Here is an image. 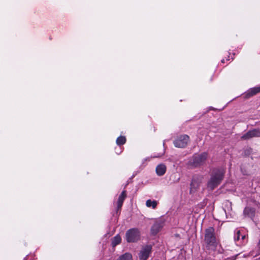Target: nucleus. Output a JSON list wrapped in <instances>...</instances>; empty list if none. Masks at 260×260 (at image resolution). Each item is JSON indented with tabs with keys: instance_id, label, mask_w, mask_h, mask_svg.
<instances>
[{
	"instance_id": "24",
	"label": "nucleus",
	"mask_w": 260,
	"mask_h": 260,
	"mask_svg": "<svg viewBox=\"0 0 260 260\" xmlns=\"http://www.w3.org/2000/svg\"><path fill=\"white\" fill-rule=\"evenodd\" d=\"M159 156H158V157H159ZM156 156H154L153 157H156Z\"/></svg>"
},
{
	"instance_id": "6",
	"label": "nucleus",
	"mask_w": 260,
	"mask_h": 260,
	"mask_svg": "<svg viewBox=\"0 0 260 260\" xmlns=\"http://www.w3.org/2000/svg\"><path fill=\"white\" fill-rule=\"evenodd\" d=\"M152 247L150 245L144 246L139 253V257L141 260H146L150 253Z\"/></svg>"
},
{
	"instance_id": "22",
	"label": "nucleus",
	"mask_w": 260,
	"mask_h": 260,
	"mask_svg": "<svg viewBox=\"0 0 260 260\" xmlns=\"http://www.w3.org/2000/svg\"><path fill=\"white\" fill-rule=\"evenodd\" d=\"M258 245L260 246V239H259V242H258Z\"/></svg>"
},
{
	"instance_id": "9",
	"label": "nucleus",
	"mask_w": 260,
	"mask_h": 260,
	"mask_svg": "<svg viewBox=\"0 0 260 260\" xmlns=\"http://www.w3.org/2000/svg\"><path fill=\"white\" fill-rule=\"evenodd\" d=\"M166 172V166L162 164L158 165L156 168V173L158 176H161Z\"/></svg>"
},
{
	"instance_id": "16",
	"label": "nucleus",
	"mask_w": 260,
	"mask_h": 260,
	"mask_svg": "<svg viewBox=\"0 0 260 260\" xmlns=\"http://www.w3.org/2000/svg\"><path fill=\"white\" fill-rule=\"evenodd\" d=\"M253 209L249 207H246L244 210V214L250 216L254 213Z\"/></svg>"
},
{
	"instance_id": "2",
	"label": "nucleus",
	"mask_w": 260,
	"mask_h": 260,
	"mask_svg": "<svg viewBox=\"0 0 260 260\" xmlns=\"http://www.w3.org/2000/svg\"><path fill=\"white\" fill-rule=\"evenodd\" d=\"M224 171L223 169L214 170L208 183V187L211 190L216 187L223 180Z\"/></svg>"
},
{
	"instance_id": "10",
	"label": "nucleus",
	"mask_w": 260,
	"mask_h": 260,
	"mask_svg": "<svg viewBox=\"0 0 260 260\" xmlns=\"http://www.w3.org/2000/svg\"><path fill=\"white\" fill-rule=\"evenodd\" d=\"M126 197L125 190H123L119 196L117 201V208L119 209L122 206L124 200Z\"/></svg>"
},
{
	"instance_id": "19",
	"label": "nucleus",
	"mask_w": 260,
	"mask_h": 260,
	"mask_svg": "<svg viewBox=\"0 0 260 260\" xmlns=\"http://www.w3.org/2000/svg\"><path fill=\"white\" fill-rule=\"evenodd\" d=\"M246 236L245 235H241V240L242 241L245 238Z\"/></svg>"
},
{
	"instance_id": "3",
	"label": "nucleus",
	"mask_w": 260,
	"mask_h": 260,
	"mask_svg": "<svg viewBox=\"0 0 260 260\" xmlns=\"http://www.w3.org/2000/svg\"><path fill=\"white\" fill-rule=\"evenodd\" d=\"M207 156L208 154L206 152H203L201 154H195L190 158L188 164L193 167L200 166L205 162Z\"/></svg>"
},
{
	"instance_id": "11",
	"label": "nucleus",
	"mask_w": 260,
	"mask_h": 260,
	"mask_svg": "<svg viewBox=\"0 0 260 260\" xmlns=\"http://www.w3.org/2000/svg\"><path fill=\"white\" fill-rule=\"evenodd\" d=\"M260 92V86L250 88L247 92L248 96H253Z\"/></svg>"
},
{
	"instance_id": "13",
	"label": "nucleus",
	"mask_w": 260,
	"mask_h": 260,
	"mask_svg": "<svg viewBox=\"0 0 260 260\" xmlns=\"http://www.w3.org/2000/svg\"><path fill=\"white\" fill-rule=\"evenodd\" d=\"M121 241V239L120 236L119 235H117L115 236L112 239V245L113 247L116 246L117 245L119 244Z\"/></svg>"
},
{
	"instance_id": "4",
	"label": "nucleus",
	"mask_w": 260,
	"mask_h": 260,
	"mask_svg": "<svg viewBox=\"0 0 260 260\" xmlns=\"http://www.w3.org/2000/svg\"><path fill=\"white\" fill-rule=\"evenodd\" d=\"M126 240L129 243L136 242L140 239V232L138 229L133 228L128 230L125 234Z\"/></svg>"
},
{
	"instance_id": "20",
	"label": "nucleus",
	"mask_w": 260,
	"mask_h": 260,
	"mask_svg": "<svg viewBox=\"0 0 260 260\" xmlns=\"http://www.w3.org/2000/svg\"><path fill=\"white\" fill-rule=\"evenodd\" d=\"M145 160L149 161L150 160V158L148 157V158H146Z\"/></svg>"
},
{
	"instance_id": "23",
	"label": "nucleus",
	"mask_w": 260,
	"mask_h": 260,
	"mask_svg": "<svg viewBox=\"0 0 260 260\" xmlns=\"http://www.w3.org/2000/svg\"><path fill=\"white\" fill-rule=\"evenodd\" d=\"M205 260H213V259H208H208H205Z\"/></svg>"
},
{
	"instance_id": "12",
	"label": "nucleus",
	"mask_w": 260,
	"mask_h": 260,
	"mask_svg": "<svg viewBox=\"0 0 260 260\" xmlns=\"http://www.w3.org/2000/svg\"><path fill=\"white\" fill-rule=\"evenodd\" d=\"M199 184L195 180H193L190 184V192H194L196 191L197 189L199 187Z\"/></svg>"
},
{
	"instance_id": "18",
	"label": "nucleus",
	"mask_w": 260,
	"mask_h": 260,
	"mask_svg": "<svg viewBox=\"0 0 260 260\" xmlns=\"http://www.w3.org/2000/svg\"><path fill=\"white\" fill-rule=\"evenodd\" d=\"M241 233L240 231H237L234 236V240L235 241H239L240 240Z\"/></svg>"
},
{
	"instance_id": "14",
	"label": "nucleus",
	"mask_w": 260,
	"mask_h": 260,
	"mask_svg": "<svg viewBox=\"0 0 260 260\" xmlns=\"http://www.w3.org/2000/svg\"><path fill=\"white\" fill-rule=\"evenodd\" d=\"M146 205L147 207H151L153 209H155L157 205V202L156 201H151V200H148L146 202Z\"/></svg>"
},
{
	"instance_id": "1",
	"label": "nucleus",
	"mask_w": 260,
	"mask_h": 260,
	"mask_svg": "<svg viewBox=\"0 0 260 260\" xmlns=\"http://www.w3.org/2000/svg\"><path fill=\"white\" fill-rule=\"evenodd\" d=\"M205 242L208 249L212 250H214L216 249L218 242L215 237L213 228L210 227L206 230Z\"/></svg>"
},
{
	"instance_id": "17",
	"label": "nucleus",
	"mask_w": 260,
	"mask_h": 260,
	"mask_svg": "<svg viewBox=\"0 0 260 260\" xmlns=\"http://www.w3.org/2000/svg\"><path fill=\"white\" fill-rule=\"evenodd\" d=\"M126 142V139L124 137L120 136L116 140V143L118 145H123Z\"/></svg>"
},
{
	"instance_id": "21",
	"label": "nucleus",
	"mask_w": 260,
	"mask_h": 260,
	"mask_svg": "<svg viewBox=\"0 0 260 260\" xmlns=\"http://www.w3.org/2000/svg\"><path fill=\"white\" fill-rule=\"evenodd\" d=\"M221 62H222V63L224 62V59H223L222 60H221Z\"/></svg>"
},
{
	"instance_id": "5",
	"label": "nucleus",
	"mask_w": 260,
	"mask_h": 260,
	"mask_svg": "<svg viewBox=\"0 0 260 260\" xmlns=\"http://www.w3.org/2000/svg\"><path fill=\"white\" fill-rule=\"evenodd\" d=\"M189 139V137L186 135L180 136L174 141V144L176 147L184 148L186 146Z\"/></svg>"
},
{
	"instance_id": "15",
	"label": "nucleus",
	"mask_w": 260,
	"mask_h": 260,
	"mask_svg": "<svg viewBox=\"0 0 260 260\" xmlns=\"http://www.w3.org/2000/svg\"><path fill=\"white\" fill-rule=\"evenodd\" d=\"M118 260H132V255L129 253H125L119 256Z\"/></svg>"
},
{
	"instance_id": "8",
	"label": "nucleus",
	"mask_w": 260,
	"mask_h": 260,
	"mask_svg": "<svg viewBox=\"0 0 260 260\" xmlns=\"http://www.w3.org/2000/svg\"><path fill=\"white\" fill-rule=\"evenodd\" d=\"M164 226V222L162 221H158L155 222L151 228V233L153 235H156Z\"/></svg>"
},
{
	"instance_id": "7",
	"label": "nucleus",
	"mask_w": 260,
	"mask_h": 260,
	"mask_svg": "<svg viewBox=\"0 0 260 260\" xmlns=\"http://www.w3.org/2000/svg\"><path fill=\"white\" fill-rule=\"evenodd\" d=\"M260 136V131L258 129H253L248 131L241 137L242 139L248 140L253 137H258Z\"/></svg>"
}]
</instances>
